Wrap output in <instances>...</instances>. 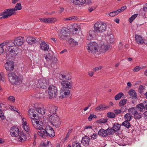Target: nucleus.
<instances>
[{
  "mask_svg": "<svg viewBox=\"0 0 147 147\" xmlns=\"http://www.w3.org/2000/svg\"><path fill=\"white\" fill-rule=\"evenodd\" d=\"M1 109H0V117L2 119H3L5 118V117L4 115L3 112L1 110Z\"/></svg>",
  "mask_w": 147,
  "mask_h": 147,
  "instance_id": "nucleus-59",
  "label": "nucleus"
},
{
  "mask_svg": "<svg viewBox=\"0 0 147 147\" xmlns=\"http://www.w3.org/2000/svg\"><path fill=\"white\" fill-rule=\"evenodd\" d=\"M71 32L73 34H77L78 30V28H71Z\"/></svg>",
  "mask_w": 147,
  "mask_h": 147,
  "instance_id": "nucleus-54",
  "label": "nucleus"
},
{
  "mask_svg": "<svg viewBox=\"0 0 147 147\" xmlns=\"http://www.w3.org/2000/svg\"><path fill=\"white\" fill-rule=\"evenodd\" d=\"M9 108L11 110H12L13 111H15L17 112L18 113V109L15 107L13 106H10L9 107Z\"/></svg>",
  "mask_w": 147,
  "mask_h": 147,
  "instance_id": "nucleus-58",
  "label": "nucleus"
},
{
  "mask_svg": "<svg viewBox=\"0 0 147 147\" xmlns=\"http://www.w3.org/2000/svg\"><path fill=\"white\" fill-rule=\"evenodd\" d=\"M98 134L104 137L107 136L108 135H112L111 132H110V127L106 130L102 128L100 129L98 131Z\"/></svg>",
  "mask_w": 147,
  "mask_h": 147,
  "instance_id": "nucleus-14",
  "label": "nucleus"
},
{
  "mask_svg": "<svg viewBox=\"0 0 147 147\" xmlns=\"http://www.w3.org/2000/svg\"><path fill=\"white\" fill-rule=\"evenodd\" d=\"M145 87L142 85H140L139 87L138 91L141 94L142 93L145 89Z\"/></svg>",
  "mask_w": 147,
  "mask_h": 147,
  "instance_id": "nucleus-49",
  "label": "nucleus"
},
{
  "mask_svg": "<svg viewBox=\"0 0 147 147\" xmlns=\"http://www.w3.org/2000/svg\"><path fill=\"white\" fill-rule=\"evenodd\" d=\"M58 90L57 88L53 85H50L48 89V97L50 99L55 98L58 94Z\"/></svg>",
  "mask_w": 147,
  "mask_h": 147,
  "instance_id": "nucleus-2",
  "label": "nucleus"
},
{
  "mask_svg": "<svg viewBox=\"0 0 147 147\" xmlns=\"http://www.w3.org/2000/svg\"><path fill=\"white\" fill-rule=\"evenodd\" d=\"M126 8H127V7L126 6H124L121 7V8L120 9H118L117 10L119 13H121L122 12H123Z\"/></svg>",
  "mask_w": 147,
  "mask_h": 147,
  "instance_id": "nucleus-52",
  "label": "nucleus"
},
{
  "mask_svg": "<svg viewBox=\"0 0 147 147\" xmlns=\"http://www.w3.org/2000/svg\"><path fill=\"white\" fill-rule=\"evenodd\" d=\"M72 129H70L67 134V135L64 139V141H65L69 137L70 134H71L72 131Z\"/></svg>",
  "mask_w": 147,
  "mask_h": 147,
  "instance_id": "nucleus-51",
  "label": "nucleus"
},
{
  "mask_svg": "<svg viewBox=\"0 0 147 147\" xmlns=\"http://www.w3.org/2000/svg\"><path fill=\"white\" fill-rule=\"evenodd\" d=\"M7 99L10 102H14L15 101V99L14 96H11L8 98Z\"/></svg>",
  "mask_w": 147,
  "mask_h": 147,
  "instance_id": "nucleus-55",
  "label": "nucleus"
},
{
  "mask_svg": "<svg viewBox=\"0 0 147 147\" xmlns=\"http://www.w3.org/2000/svg\"><path fill=\"white\" fill-rule=\"evenodd\" d=\"M59 78L60 80L63 81L69 80L71 79V77L69 73L66 71L63 74H60Z\"/></svg>",
  "mask_w": 147,
  "mask_h": 147,
  "instance_id": "nucleus-13",
  "label": "nucleus"
},
{
  "mask_svg": "<svg viewBox=\"0 0 147 147\" xmlns=\"http://www.w3.org/2000/svg\"><path fill=\"white\" fill-rule=\"evenodd\" d=\"M26 41L29 44L31 45L34 43L37 44H39L40 43V40L37 39L35 38L28 36L27 37Z\"/></svg>",
  "mask_w": 147,
  "mask_h": 147,
  "instance_id": "nucleus-20",
  "label": "nucleus"
},
{
  "mask_svg": "<svg viewBox=\"0 0 147 147\" xmlns=\"http://www.w3.org/2000/svg\"><path fill=\"white\" fill-rule=\"evenodd\" d=\"M37 132L38 135L43 138H45V136L48 137H53L55 135L53 128L49 125L46 126L45 128L43 129L42 131L40 130Z\"/></svg>",
  "mask_w": 147,
  "mask_h": 147,
  "instance_id": "nucleus-1",
  "label": "nucleus"
},
{
  "mask_svg": "<svg viewBox=\"0 0 147 147\" xmlns=\"http://www.w3.org/2000/svg\"><path fill=\"white\" fill-rule=\"evenodd\" d=\"M72 147H82L81 144L78 142H73L72 143Z\"/></svg>",
  "mask_w": 147,
  "mask_h": 147,
  "instance_id": "nucleus-48",
  "label": "nucleus"
},
{
  "mask_svg": "<svg viewBox=\"0 0 147 147\" xmlns=\"http://www.w3.org/2000/svg\"><path fill=\"white\" fill-rule=\"evenodd\" d=\"M106 38L108 39L111 43H113L114 41V36L112 34V32L110 30L106 35Z\"/></svg>",
  "mask_w": 147,
  "mask_h": 147,
  "instance_id": "nucleus-27",
  "label": "nucleus"
},
{
  "mask_svg": "<svg viewBox=\"0 0 147 147\" xmlns=\"http://www.w3.org/2000/svg\"><path fill=\"white\" fill-rule=\"evenodd\" d=\"M68 29L66 28H63L61 30L58 32V36L61 40L66 39L68 34Z\"/></svg>",
  "mask_w": 147,
  "mask_h": 147,
  "instance_id": "nucleus-7",
  "label": "nucleus"
},
{
  "mask_svg": "<svg viewBox=\"0 0 147 147\" xmlns=\"http://www.w3.org/2000/svg\"><path fill=\"white\" fill-rule=\"evenodd\" d=\"M86 48L89 53H94L98 51V46L95 42H91L87 45Z\"/></svg>",
  "mask_w": 147,
  "mask_h": 147,
  "instance_id": "nucleus-3",
  "label": "nucleus"
},
{
  "mask_svg": "<svg viewBox=\"0 0 147 147\" xmlns=\"http://www.w3.org/2000/svg\"><path fill=\"white\" fill-rule=\"evenodd\" d=\"M137 111V110L136 107H132L128 109L129 113L130 114H133L134 115Z\"/></svg>",
  "mask_w": 147,
  "mask_h": 147,
  "instance_id": "nucleus-41",
  "label": "nucleus"
},
{
  "mask_svg": "<svg viewBox=\"0 0 147 147\" xmlns=\"http://www.w3.org/2000/svg\"><path fill=\"white\" fill-rule=\"evenodd\" d=\"M5 67L7 71L6 74H7L8 73H10L13 71L14 69V63L13 61H8L5 65Z\"/></svg>",
  "mask_w": 147,
  "mask_h": 147,
  "instance_id": "nucleus-9",
  "label": "nucleus"
},
{
  "mask_svg": "<svg viewBox=\"0 0 147 147\" xmlns=\"http://www.w3.org/2000/svg\"><path fill=\"white\" fill-rule=\"evenodd\" d=\"M70 94L69 90L67 88H65L64 90L60 91L59 98H66L69 96Z\"/></svg>",
  "mask_w": 147,
  "mask_h": 147,
  "instance_id": "nucleus-17",
  "label": "nucleus"
},
{
  "mask_svg": "<svg viewBox=\"0 0 147 147\" xmlns=\"http://www.w3.org/2000/svg\"><path fill=\"white\" fill-rule=\"evenodd\" d=\"M11 42H3L1 44V45H3V51L6 53L7 55L8 52L10 51V48H12L13 45H11Z\"/></svg>",
  "mask_w": 147,
  "mask_h": 147,
  "instance_id": "nucleus-15",
  "label": "nucleus"
},
{
  "mask_svg": "<svg viewBox=\"0 0 147 147\" xmlns=\"http://www.w3.org/2000/svg\"><path fill=\"white\" fill-rule=\"evenodd\" d=\"M40 87L43 89L46 88L49 84V81L46 78L41 79L38 82Z\"/></svg>",
  "mask_w": 147,
  "mask_h": 147,
  "instance_id": "nucleus-16",
  "label": "nucleus"
},
{
  "mask_svg": "<svg viewBox=\"0 0 147 147\" xmlns=\"http://www.w3.org/2000/svg\"><path fill=\"white\" fill-rule=\"evenodd\" d=\"M14 13L11 9H5L4 10L3 13H0V18H9Z\"/></svg>",
  "mask_w": 147,
  "mask_h": 147,
  "instance_id": "nucleus-10",
  "label": "nucleus"
},
{
  "mask_svg": "<svg viewBox=\"0 0 147 147\" xmlns=\"http://www.w3.org/2000/svg\"><path fill=\"white\" fill-rule=\"evenodd\" d=\"M20 51L19 48L17 47H16L13 48H10V51H9L7 54L8 56L9 57H14L19 53Z\"/></svg>",
  "mask_w": 147,
  "mask_h": 147,
  "instance_id": "nucleus-11",
  "label": "nucleus"
},
{
  "mask_svg": "<svg viewBox=\"0 0 147 147\" xmlns=\"http://www.w3.org/2000/svg\"><path fill=\"white\" fill-rule=\"evenodd\" d=\"M124 117L125 120L130 121L133 118V116L130 113H128L125 115Z\"/></svg>",
  "mask_w": 147,
  "mask_h": 147,
  "instance_id": "nucleus-38",
  "label": "nucleus"
},
{
  "mask_svg": "<svg viewBox=\"0 0 147 147\" xmlns=\"http://www.w3.org/2000/svg\"><path fill=\"white\" fill-rule=\"evenodd\" d=\"M110 47V46L108 45L104 44L102 45L100 48L99 51L101 52L104 53L107 51Z\"/></svg>",
  "mask_w": 147,
  "mask_h": 147,
  "instance_id": "nucleus-31",
  "label": "nucleus"
},
{
  "mask_svg": "<svg viewBox=\"0 0 147 147\" xmlns=\"http://www.w3.org/2000/svg\"><path fill=\"white\" fill-rule=\"evenodd\" d=\"M123 95V94L122 92H120L115 96V99L116 100H119L121 98Z\"/></svg>",
  "mask_w": 147,
  "mask_h": 147,
  "instance_id": "nucleus-47",
  "label": "nucleus"
},
{
  "mask_svg": "<svg viewBox=\"0 0 147 147\" xmlns=\"http://www.w3.org/2000/svg\"><path fill=\"white\" fill-rule=\"evenodd\" d=\"M40 21L46 23H52L57 21L56 19H39Z\"/></svg>",
  "mask_w": 147,
  "mask_h": 147,
  "instance_id": "nucleus-33",
  "label": "nucleus"
},
{
  "mask_svg": "<svg viewBox=\"0 0 147 147\" xmlns=\"http://www.w3.org/2000/svg\"><path fill=\"white\" fill-rule=\"evenodd\" d=\"M7 76L9 81L13 85H16L18 83V77L14 73H8Z\"/></svg>",
  "mask_w": 147,
  "mask_h": 147,
  "instance_id": "nucleus-8",
  "label": "nucleus"
},
{
  "mask_svg": "<svg viewBox=\"0 0 147 147\" xmlns=\"http://www.w3.org/2000/svg\"><path fill=\"white\" fill-rule=\"evenodd\" d=\"M107 121V119H102L98 120V123H105Z\"/></svg>",
  "mask_w": 147,
  "mask_h": 147,
  "instance_id": "nucleus-56",
  "label": "nucleus"
},
{
  "mask_svg": "<svg viewBox=\"0 0 147 147\" xmlns=\"http://www.w3.org/2000/svg\"><path fill=\"white\" fill-rule=\"evenodd\" d=\"M121 125L118 123H114L112 128L110 127V132L112 135L115 132L117 131L120 128Z\"/></svg>",
  "mask_w": 147,
  "mask_h": 147,
  "instance_id": "nucleus-22",
  "label": "nucleus"
},
{
  "mask_svg": "<svg viewBox=\"0 0 147 147\" xmlns=\"http://www.w3.org/2000/svg\"><path fill=\"white\" fill-rule=\"evenodd\" d=\"M109 108V106H105V105L101 104L96 107L95 110L96 111H100L105 110Z\"/></svg>",
  "mask_w": 147,
  "mask_h": 147,
  "instance_id": "nucleus-32",
  "label": "nucleus"
},
{
  "mask_svg": "<svg viewBox=\"0 0 147 147\" xmlns=\"http://www.w3.org/2000/svg\"><path fill=\"white\" fill-rule=\"evenodd\" d=\"M22 9V7L21 4L20 3H16L15 8L14 9H12L13 11L15 13V11L18 10H20Z\"/></svg>",
  "mask_w": 147,
  "mask_h": 147,
  "instance_id": "nucleus-36",
  "label": "nucleus"
},
{
  "mask_svg": "<svg viewBox=\"0 0 147 147\" xmlns=\"http://www.w3.org/2000/svg\"><path fill=\"white\" fill-rule=\"evenodd\" d=\"M97 137V135L95 134H94L92 135L90 137L91 139L94 140L96 139Z\"/></svg>",
  "mask_w": 147,
  "mask_h": 147,
  "instance_id": "nucleus-61",
  "label": "nucleus"
},
{
  "mask_svg": "<svg viewBox=\"0 0 147 147\" xmlns=\"http://www.w3.org/2000/svg\"><path fill=\"white\" fill-rule=\"evenodd\" d=\"M49 45L44 41H42L40 44V48L44 51H48L49 49Z\"/></svg>",
  "mask_w": 147,
  "mask_h": 147,
  "instance_id": "nucleus-26",
  "label": "nucleus"
},
{
  "mask_svg": "<svg viewBox=\"0 0 147 147\" xmlns=\"http://www.w3.org/2000/svg\"><path fill=\"white\" fill-rule=\"evenodd\" d=\"M141 69L142 68L140 67L137 66L134 68L133 70L134 72H137Z\"/></svg>",
  "mask_w": 147,
  "mask_h": 147,
  "instance_id": "nucleus-57",
  "label": "nucleus"
},
{
  "mask_svg": "<svg viewBox=\"0 0 147 147\" xmlns=\"http://www.w3.org/2000/svg\"><path fill=\"white\" fill-rule=\"evenodd\" d=\"M134 118L135 119H140L142 117V114L140 113H138V111L134 115Z\"/></svg>",
  "mask_w": 147,
  "mask_h": 147,
  "instance_id": "nucleus-40",
  "label": "nucleus"
},
{
  "mask_svg": "<svg viewBox=\"0 0 147 147\" xmlns=\"http://www.w3.org/2000/svg\"><path fill=\"white\" fill-rule=\"evenodd\" d=\"M90 141L89 137L87 136H85L82 138L81 142L83 145L87 146L89 145Z\"/></svg>",
  "mask_w": 147,
  "mask_h": 147,
  "instance_id": "nucleus-24",
  "label": "nucleus"
},
{
  "mask_svg": "<svg viewBox=\"0 0 147 147\" xmlns=\"http://www.w3.org/2000/svg\"><path fill=\"white\" fill-rule=\"evenodd\" d=\"M31 123L34 127L37 129L42 131L43 124L42 122L38 119H31Z\"/></svg>",
  "mask_w": 147,
  "mask_h": 147,
  "instance_id": "nucleus-6",
  "label": "nucleus"
},
{
  "mask_svg": "<svg viewBox=\"0 0 147 147\" xmlns=\"http://www.w3.org/2000/svg\"><path fill=\"white\" fill-rule=\"evenodd\" d=\"M36 109V111H37V112L40 113L42 115H43L45 114V111L43 107L42 108L41 107L37 108Z\"/></svg>",
  "mask_w": 147,
  "mask_h": 147,
  "instance_id": "nucleus-42",
  "label": "nucleus"
},
{
  "mask_svg": "<svg viewBox=\"0 0 147 147\" xmlns=\"http://www.w3.org/2000/svg\"><path fill=\"white\" fill-rule=\"evenodd\" d=\"M129 93L130 97L133 99H135L137 98L136 94L134 90L132 89L130 90Z\"/></svg>",
  "mask_w": 147,
  "mask_h": 147,
  "instance_id": "nucleus-34",
  "label": "nucleus"
},
{
  "mask_svg": "<svg viewBox=\"0 0 147 147\" xmlns=\"http://www.w3.org/2000/svg\"><path fill=\"white\" fill-rule=\"evenodd\" d=\"M23 128L24 130L27 132H29L30 130V128L28 125H24L23 126Z\"/></svg>",
  "mask_w": 147,
  "mask_h": 147,
  "instance_id": "nucleus-60",
  "label": "nucleus"
},
{
  "mask_svg": "<svg viewBox=\"0 0 147 147\" xmlns=\"http://www.w3.org/2000/svg\"><path fill=\"white\" fill-rule=\"evenodd\" d=\"M117 10L114 11L113 12H110L109 15L112 17H113L114 16L117 15L119 14Z\"/></svg>",
  "mask_w": 147,
  "mask_h": 147,
  "instance_id": "nucleus-50",
  "label": "nucleus"
},
{
  "mask_svg": "<svg viewBox=\"0 0 147 147\" xmlns=\"http://www.w3.org/2000/svg\"><path fill=\"white\" fill-rule=\"evenodd\" d=\"M143 117H144L145 119H147V111H145L142 114Z\"/></svg>",
  "mask_w": 147,
  "mask_h": 147,
  "instance_id": "nucleus-62",
  "label": "nucleus"
},
{
  "mask_svg": "<svg viewBox=\"0 0 147 147\" xmlns=\"http://www.w3.org/2000/svg\"><path fill=\"white\" fill-rule=\"evenodd\" d=\"M97 31L94 29L90 30L88 33L87 34V39L89 40H91L95 37L97 34Z\"/></svg>",
  "mask_w": 147,
  "mask_h": 147,
  "instance_id": "nucleus-19",
  "label": "nucleus"
},
{
  "mask_svg": "<svg viewBox=\"0 0 147 147\" xmlns=\"http://www.w3.org/2000/svg\"><path fill=\"white\" fill-rule=\"evenodd\" d=\"M127 101V100L126 99H121L119 103V106L121 107L124 106L126 103Z\"/></svg>",
  "mask_w": 147,
  "mask_h": 147,
  "instance_id": "nucleus-45",
  "label": "nucleus"
},
{
  "mask_svg": "<svg viewBox=\"0 0 147 147\" xmlns=\"http://www.w3.org/2000/svg\"><path fill=\"white\" fill-rule=\"evenodd\" d=\"M10 132L11 136L12 137H16L19 134V129L16 126L12 127L10 130Z\"/></svg>",
  "mask_w": 147,
  "mask_h": 147,
  "instance_id": "nucleus-18",
  "label": "nucleus"
},
{
  "mask_svg": "<svg viewBox=\"0 0 147 147\" xmlns=\"http://www.w3.org/2000/svg\"><path fill=\"white\" fill-rule=\"evenodd\" d=\"M96 115L90 114V116L88 117V119L89 121H91L92 118H96Z\"/></svg>",
  "mask_w": 147,
  "mask_h": 147,
  "instance_id": "nucleus-53",
  "label": "nucleus"
},
{
  "mask_svg": "<svg viewBox=\"0 0 147 147\" xmlns=\"http://www.w3.org/2000/svg\"><path fill=\"white\" fill-rule=\"evenodd\" d=\"M102 68V67L101 66L98 67H96L94 68L93 70L94 71H97L100 70Z\"/></svg>",
  "mask_w": 147,
  "mask_h": 147,
  "instance_id": "nucleus-63",
  "label": "nucleus"
},
{
  "mask_svg": "<svg viewBox=\"0 0 147 147\" xmlns=\"http://www.w3.org/2000/svg\"><path fill=\"white\" fill-rule=\"evenodd\" d=\"M44 56L48 63L50 64L53 63V59H55V57L53 56L52 54L49 53L47 54H44Z\"/></svg>",
  "mask_w": 147,
  "mask_h": 147,
  "instance_id": "nucleus-21",
  "label": "nucleus"
},
{
  "mask_svg": "<svg viewBox=\"0 0 147 147\" xmlns=\"http://www.w3.org/2000/svg\"><path fill=\"white\" fill-rule=\"evenodd\" d=\"M71 1L75 5H86V0H71Z\"/></svg>",
  "mask_w": 147,
  "mask_h": 147,
  "instance_id": "nucleus-23",
  "label": "nucleus"
},
{
  "mask_svg": "<svg viewBox=\"0 0 147 147\" xmlns=\"http://www.w3.org/2000/svg\"><path fill=\"white\" fill-rule=\"evenodd\" d=\"M45 97V93L43 92H40L36 94L34 96V97L36 98H44Z\"/></svg>",
  "mask_w": 147,
  "mask_h": 147,
  "instance_id": "nucleus-37",
  "label": "nucleus"
},
{
  "mask_svg": "<svg viewBox=\"0 0 147 147\" xmlns=\"http://www.w3.org/2000/svg\"><path fill=\"white\" fill-rule=\"evenodd\" d=\"M26 139V136L23 133H21L20 134L19 137L17 138L16 140L20 142H23L25 141Z\"/></svg>",
  "mask_w": 147,
  "mask_h": 147,
  "instance_id": "nucleus-35",
  "label": "nucleus"
},
{
  "mask_svg": "<svg viewBox=\"0 0 147 147\" xmlns=\"http://www.w3.org/2000/svg\"><path fill=\"white\" fill-rule=\"evenodd\" d=\"M107 116L110 118H113L115 117V115L112 112H109L107 114Z\"/></svg>",
  "mask_w": 147,
  "mask_h": 147,
  "instance_id": "nucleus-46",
  "label": "nucleus"
},
{
  "mask_svg": "<svg viewBox=\"0 0 147 147\" xmlns=\"http://www.w3.org/2000/svg\"><path fill=\"white\" fill-rule=\"evenodd\" d=\"M57 109V107L56 106H53L49 110L50 113L53 114V115H55V114L56 113V112Z\"/></svg>",
  "mask_w": 147,
  "mask_h": 147,
  "instance_id": "nucleus-43",
  "label": "nucleus"
},
{
  "mask_svg": "<svg viewBox=\"0 0 147 147\" xmlns=\"http://www.w3.org/2000/svg\"><path fill=\"white\" fill-rule=\"evenodd\" d=\"M135 38L136 41L138 44H142L144 43V41L140 36L135 35Z\"/></svg>",
  "mask_w": 147,
  "mask_h": 147,
  "instance_id": "nucleus-30",
  "label": "nucleus"
},
{
  "mask_svg": "<svg viewBox=\"0 0 147 147\" xmlns=\"http://www.w3.org/2000/svg\"><path fill=\"white\" fill-rule=\"evenodd\" d=\"M147 101H144L142 103H141L138 104L136 106V108L140 112H143L146 109L145 104L146 103Z\"/></svg>",
  "mask_w": 147,
  "mask_h": 147,
  "instance_id": "nucleus-25",
  "label": "nucleus"
},
{
  "mask_svg": "<svg viewBox=\"0 0 147 147\" xmlns=\"http://www.w3.org/2000/svg\"><path fill=\"white\" fill-rule=\"evenodd\" d=\"M24 41V37L19 36L15 39L13 42V44H11V45L13 46L15 45L17 46H20L23 45Z\"/></svg>",
  "mask_w": 147,
  "mask_h": 147,
  "instance_id": "nucleus-12",
  "label": "nucleus"
},
{
  "mask_svg": "<svg viewBox=\"0 0 147 147\" xmlns=\"http://www.w3.org/2000/svg\"><path fill=\"white\" fill-rule=\"evenodd\" d=\"M122 125L127 128H129L131 126V125L129 122V121L125 120L122 123Z\"/></svg>",
  "mask_w": 147,
  "mask_h": 147,
  "instance_id": "nucleus-44",
  "label": "nucleus"
},
{
  "mask_svg": "<svg viewBox=\"0 0 147 147\" xmlns=\"http://www.w3.org/2000/svg\"><path fill=\"white\" fill-rule=\"evenodd\" d=\"M114 112L116 115L121 113V111L120 109H116L114 110Z\"/></svg>",
  "mask_w": 147,
  "mask_h": 147,
  "instance_id": "nucleus-64",
  "label": "nucleus"
},
{
  "mask_svg": "<svg viewBox=\"0 0 147 147\" xmlns=\"http://www.w3.org/2000/svg\"><path fill=\"white\" fill-rule=\"evenodd\" d=\"M69 42L71 46H75L78 45V43L74 39L70 38L69 40Z\"/></svg>",
  "mask_w": 147,
  "mask_h": 147,
  "instance_id": "nucleus-39",
  "label": "nucleus"
},
{
  "mask_svg": "<svg viewBox=\"0 0 147 147\" xmlns=\"http://www.w3.org/2000/svg\"><path fill=\"white\" fill-rule=\"evenodd\" d=\"M49 121L57 128L59 127L61 124L59 117L55 115H51L49 117Z\"/></svg>",
  "mask_w": 147,
  "mask_h": 147,
  "instance_id": "nucleus-5",
  "label": "nucleus"
},
{
  "mask_svg": "<svg viewBox=\"0 0 147 147\" xmlns=\"http://www.w3.org/2000/svg\"><path fill=\"white\" fill-rule=\"evenodd\" d=\"M61 84L64 88H67V89H71L72 88V85L68 81H63L61 82Z\"/></svg>",
  "mask_w": 147,
  "mask_h": 147,
  "instance_id": "nucleus-29",
  "label": "nucleus"
},
{
  "mask_svg": "<svg viewBox=\"0 0 147 147\" xmlns=\"http://www.w3.org/2000/svg\"><path fill=\"white\" fill-rule=\"evenodd\" d=\"M94 30L97 32L102 33L104 32L107 28V25L103 22H97L94 25Z\"/></svg>",
  "mask_w": 147,
  "mask_h": 147,
  "instance_id": "nucleus-4",
  "label": "nucleus"
},
{
  "mask_svg": "<svg viewBox=\"0 0 147 147\" xmlns=\"http://www.w3.org/2000/svg\"><path fill=\"white\" fill-rule=\"evenodd\" d=\"M36 110L35 111L34 109H30L28 111V116L31 118V119H33L32 117H35L36 116Z\"/></svg>",
  "mask_w": 147,
  "mask_h": 147,
  "instance_id": "nucleus-28",
  "label": "nucleus"
}]
</instances>
